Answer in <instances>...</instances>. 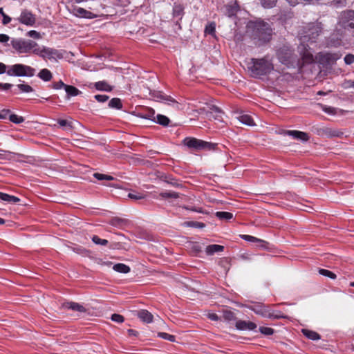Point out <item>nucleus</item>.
Wrapping results in <instances>:
<instances>
[{
  "mask_svg": "<svg viewBox=\"0 0 354 354\" xmlns=\"http://www.w3.org/2000/svg\"><path fill=\"white\" fill-rule=\"evenodd\" d=\"M246 27L247 32L257 46L264 45L272 39V28L263 20L250 21Z\"/></svg>",
  "mask_w": 354,
  "mask_h": 354,
  "instance_id": "obj_1",
  "label": "nucleus"
},
{
  "mask_svg": "<svg viewBox=\"0 0 354 354\" xmlns=\"http://www.w3.org/2000/svg\"><path fill=\"white\" fill-rule=\"evenodd\" d=\"M248 71L253 77H258L261 75H265L273 70L272 63L266 59H251L250 62L248 64Z\"/></svg>",
  "mask_w": 354,
  "mask_h": 354,
  "instance_id": "obj_2",
  "label": "nucleus"
},
{
  "mask_svg": "<svg viewBox=\"0 0 354 354\" xmlns=\"http://www.w3.org/2000/svg\"><path fill=\"white\" fill-rule=\"evenodd\" d=\"M277 56L279 62L288 67L292 66L297 60L293 50L288 46L279 48L277 51Z\"/></svg>",
  "mask_w": 354,
  "mask_h": 354,
  "instance_id": "obj_3",
  "label": "nucleus"
},
{
  "mask_svg": "<svg viewBox=\"0 0 354 354\" xmlns=\"http://www.w3.org/2000/svg\"><path fill=\"white\" fill-rule=\"evenodd\" d=\"M183 144L188 148L194 149L196 151H211L215 149V147L216 146V144L196 139L195 138H185L183 140Z\"/></svg>",
  "mask_w": 354,
  "mask_h": 354,
  "instance_id": "obj_4",
  "label": "nucleus"
},
{
  "mask_svg": "<svg viewBox=\"0 0 354 354\" xmlns=\"http://www.w3.org/2000/svg\"><path fill=\"white\" fill-rule=\"evenodd\" d=\"M6 73L10 76L32 77L35 73V69L27 65L16 64L10 66Z\"/></svg>",
  "mask_w": 354,
  "mask_h": 354,
  "instance_id": "obj_5",
  "label": "nucleus"
},
{
  "mask_svg": "<svg viewBox=\"0 0 354 354\" xmlns=\"http://www.w3.org/2000/svg\"><path fill=\"white\" fill-rule=\"evenodd\" d=\"M11 43L12 48L19 53L33 52V49L38 46V44L32 40L13 39Z\"/></svg>",
  "mask_w": 354,
  "mask_h": 354,
  "instance_id": "obj_6",
  "label": "nucleus"
},
{
  "mask_svg": "<svg viewBox=\"0 0 354 354\" xmlns=\"http://www.w3.org/2000/svg\"><path fill=\"white\" fill-rule=\"evenodd\" d=\"M33 53L39 55L43 59L48 58L49 59H51L56 58H63V54L59 50L45 46H44L42 48L37 47V48L33 49Z\"/></svg>",
  "mask_w": 354,
  "mask_h": 354,
  "instance_id": "obj_7",
  "label": "nucleus"
},
{
  "mask_svg": "<svg viewBox=\"0 0 354 354\" xmlns=\"http://www.w3.org/2000/svg\"><path fill=\"white\" fill-rule=\"evenodd\" d=\"M252 310L259 315H262L265 317H268L270 319H281V318H286L287 316L283 315L281 313L274 314L271 313L268 309H267L265 306H257L255 308H253Z\"/></svg>",
  "mask_w": 354,
  "mask_h": 354,
  "instance_id": "obj_8",
  "label": "nucleus"
},
{
  "mask_svg": "<svg viewBox=\"0 0 354 354\" xmlns=\"http://www.w3.org/2000/svg\"><path fill=\"white\" fill-rule=\"evenodd\" d=\"M341 22L344 28H354V10H346L342 12Z\"/></svg>",
  "mask_w": 354,
  "mask_h": 354,
  "instance_id": "obj_9",
  "label": "nucleus"
},
{
  "mask_svg": "<svg viewBox=\"0 0 354 354\" xmlns=\"http://www.w3.org/2000/svg\"><path fill=\"white\" fill-rule=\"evenodd\" d=\"M318 136L326 138L339 137L343 133L337 129L330 127H321L316 129Z\"/></svg>",
  "mask_w": 354,
  "mask_h": 354,
  "instance_id": "obj_10",
  "label": "nucleus"
},
{
  "mask_svg": "<svg viewBox=\"0 0 354 354\" xmlns=\"http://www.w3.org/2000/svg\"><path fill=\"white\" fill-rule=\"evenodd\" d=\"M18 19L20 23L30 26H33L36 22L35 15L28 10H24Z\"/></svg>",
  "mask_w": 354,
  "mask_h": 354,
  "instance_id": "obj_11",
  "label": "nucleus"
},
{
  "mask_svg": "<svg viewBox=\"0 0 354 354\" xmlns=\"http://www.w3.org/2000/svg\"><path fill=\"white\" fill-rule=\"evenodd\" d=\"M283 134L285 136H292L296 140H299L304 142H306L309 140V136L308 133L300 131L285 130L283 131Z\"/></svg>",
  "mask_w": 354,
  "mask_h": 354,
  "instance_id": "obj_12",
  "label": "nucleus"
},
{
  "mask_svg": "<svg viewBox=\"0 0 354 354\" xmlns=\"http://www.w3.org/2000/svg\"><path fill=\"white\" fill-rule=\"evenodd\" d=\"M322 28L320 24H312L309 25L308 30L307 32L308 37L310 39H316L321 33Z\"/></svg>",
  "mask_w": 354,
  "mask_h": 354,
  "instance_id": "obj_13",
  "label": "nucleus"
},
{
  "mask_svg": "<svg viewBox=\"0 0 354 354\" xmlns=\"http://www.w3.org/2000/svg\"><path fill=\"white\" fill-rule=\"evenodd\" d=\"M236 328L241 330H253L257 328V324L252 322L239 320L236 322Z\"/></svg>",
  "mask_w": 354,
  "mask_h": 354,
  "instance_id": "obj_14",
  "label": "nucleus"
},
{
  "mask_svg": "<svg viewBox=\"0 0 354 354\" xmlns=\"http://www.w3.org/2000/svg\"><path fill=\"white\" fill-rule=\"evenodd\" d=\"M136 116L140 118L147 119L155 121V111L151 108H145V109L136 113Z\"/></svg>",
  "mask_w": 354,
  "mask_h": 354,
  "instance_id": "obj_15",
  "label": "nucleus"
},
{
  "mask_svg": "<svg viewBox=\"0 0 354 354\" xmlns=\"http://www.w3.org/2000/svg\"><path fill=\"white\" fill-rule=\"evenodd\" d=\"M72 12L75 16L82 18L92 19L95 16L91 12L82 8H74Z\"/></svg>",
  "mask_w": 354,
  "mask_h": 354,
  "instance_id": "obj_16",
  "label": "nucleus"
},
{
  "mask_svg": "<svg viewBox=\"0 0 354 354\" xmlns=\"http://www.w3.org/2000/svg\"><path fill=\"white\" fill-rule=\"evenodd\" d=\"M138 317L145 323H151L153 322V315L147 310H140L137 313Z\"/></svg>",
  "mask_w": 354,
  "mask_h": 354,
  "instance_id": "obj_17",
  "label": "nucleus"
},
{
  "mask_svg": "<svg viewBox=\"0 0 354 354\" xmlns=\"http://www.w3.org/2000/svg\"><path fill=\"white\" fill-rule=\"evenodd\" d=\"M63 307L67 309H71L73 311H77L80 313H84L86 311V308L83 306L73 301L64 303L63 304Z\"/></svg>",
  "mask_w": 354,
  "mask_h": 354,
  "instance_id": "obj_18",
  "label": "nucleus"
},
{
  "mask_svg": "<svg viewBox=\"0 0 354 354\" xmlns=\"http://www.w3.org/2000/svg\"><path fill=\"white\" fill-rule=\"evenodd\" d=\"M187 248L189 252L194 256H198V254L202 252L203 246L198 242H190L189 243Z\"/></svg>",
  "mask_w": 354,
  "mask_h": 354,
  "instance_id": "obj_19",
  "label": "nucleus"
},
{
  "mask_svg": "<svg viewBox=\"0 0 354 354\" xmlns=\"http://www.w3.org/2000/svg\"><path fill=\"white\" fill-rule=\"evenodd\" d=\"M224 247L223 245L212 244L207 245L205 248V252L207 255H213L216 252H223Z\"/></svg>",
  "mask_w": 354,
  "mask_h": 354,
  "instance_id": "obj_20",
  "label": "nucleus"
},
{
  "mask_svg": "<svg viewBox=\"0 0 354 354\" xmlns=\"http://www.w3.org/2000/svg\"><path fill=\"white\" fill-rule=\"evenodd\" d=\"M0 199L3 201L10 203H17L20 201V198H19L18 197H16L15 196H11V195H9L8 194L1 192H0Z\"/></svg>",
  "mask_w": 354,
  "mask_h": 354,
  "instance_id": "obj_21",
  "label": "nucleus"
},
{
  "mask_svg": "<svg viewBox=\"0 0 354 354\" xmlns=\"http://www.w3.org/2000/svg\"><path fill=\"white\" fill-rule=\"evenodd\" d=\"M37 76L41 80L45 81V82H48V81L51 80V79L53 78L52 73L48 69H46V68L41 69L39 72Z\"/></svg>",
  "mask_w": 354,
  "mask_h": 354,
  "instance_id": "obj_22",
  "label": "nucleus"
},
{
  "mask_svg": "<svg viewBox=\"0 0 354 354\" xmlns=\"http://www.w3.org/2000/svg\"><path fill=\"white\" fill-rule=\"evenodd\" d=\"M95 88L99 91H111L113 90V86H110L105 81H100L95 84Z\"/></svg>",
  "mask_w": 354,
  "mask_h": 354,
  "instance_id": "obj_23",
  "label": "nucleus"
},
{
  "mask_svg": "<svg viewBox=\"0 0 354 354\" xmlns=\"http://www.w3.org/2000/svg\"><path fill=\"white\" fill-rule=\"evenodd\" d=\"M65 91L67 95L66 97L68 99L72 96H77L81 93V91H79L76 87L67 84L65 86Z\"/></svg>",
  "mask_w": 354,
  "mask_h": 354,
  "instance_id": "obj_24",
  "label": "nucleus"
},
{
  "mask_svg": "<svg viewBox=\"0 0 354 354\" xmlns=\"http://www.w3.org/2000/svg\"><path fill=\"white\" fill-rule=\"evenodd\" d=\"M209 109L212 111V118L221 120L223 111L215 105H209Z\"/></svg>",
  "mask_w": 354,
  "mask_h": 354,
  "instance_id": "obj_25",
  "label": "nucleus"
},
{
  "mask_svg": "<svg viewBox=\"0 0 354 354\" xmlns=\"http://www.w3.org/2000/svg\"><path fill=\"white\" fill-rule=\"evenodd\" d=\"M184 15V7L181 4H175L173 8V16L174 17H180L181 19Z\"/></svg>",
  "mask_w": 354,
  "mask_h": 354,
  "instance_id": "obj_26",
  "label": "nucleus"
},
{
  "mask_svg": "<svg viewBox=\"0 0 354 354\" xmlns=\"http://www.w3.org/2000/svg\"><path fill=\"white\" fill-rule=\"evenodd\" d=\"M303 334L310 339L317 340L320 339V335L315 331L308 329H302Z\"/></svg>",
  "mask_w": 354,
  "mask_h": 354,
  "instance_id": "obj_27",
  "label": "nucleus"
},
{
  "mask_svg": "<svg viewBox=\"0 0 354 354\" xmlns=\"http://www.w3.org/2000/svg\"><path fill=\"white\" fill-rule=\"evenodd\" d=\"M155 122L163 126L167 127L170 122V120L165 115L158 114L155 118Z\"/></svg>",
  "mask_w": 354,
  "mask_h": 354,
  "instance_id": "obj_28",
  "label": "nucleus"
},
{
  "mask_svg": "<svg viewBox=\"0 0 354 354\" xmlns=\"http://www.w3.org/2000/svg\"><path fill=\"white\" fill-rule=\"evenodd\" d=\"M113 269L120 273H128L130 272L129 266L120 263L115 264Z\"/></svg>",
  "mask_w": 354,
  "mask_h": 354,
  "instance_id": "obj_29",
  "label": "nucleus"
},
{
  "mask_svg": "<svg viewBox=\"0 0 354 354\" xmlns=\"http://www.w3.org/2000/svg\"><path fill=\"white\" fill-rule=\"evenodd\" d=\"M239 121L246 125L253 126L254 125L253 119L252 117L247 114H243L239 117Z\"/></svg>",
  "mask_w": 354,
  "mask_h": 354,
  "instance_id": "obj_30",
  "label": "nucleus"
},
{
  "mask_svg": "<svg viewBox=\"0 0 354 354\" xmlns=\"http://www.w3.org/2000/svg\"><path fill=\"white\" fill-rule=\"evenodd\" d=\"M0 151L3 152L0 153V158L3 159L12 160V158H14L15 156H17L18 157H24V155L21 153H15L10 151H6L3 150H0Z\"/></svg>",
  "mask_w": 354,
  "mask_h": 354,
  "instance_id": "obj_31",
  "label": "nucleus"
},
{
  "mask_svg": "<svg viewBox=\"0 0 354 354\" xmlns=\"http://www.w3.org/2000/svg\"><path fill=\"white\" fill-rule=\"evenodd\" d=\"M127 223V220L119 217H113L109 221V223L115 227H122Z\"/></svg>",
  "mask_w": 354,
  "mask_h": 354,
  "instance_id": "obj_32",
  "label": "nucleus"
},
{
  "mask_svg": "<svg viewBox=\"0 0 354 354\" xmlns=\"http://www.w3.org/2000/svg\"><path fill=\"white\" fill-rule=\"evenodd\" d=\"M215 215L221 220H230L233 218V214L227 212H216Z\"/></svg>",
  "mask_w": 354,
  "mask_h": 354,
  "instance_id": "obj_33",
  "label": "nucleus"
},
{
  "mask_svg": "<svg viewBox=\"0 0 354 354\" xmlns=\"http://www.w3.org/2000/svg\"><path fill=\"white\" fill-rule=\"evenodd\" d=\"M109 106L110 108H114L117 109H121L122 108V104L120 99L115 97L111 99L109 102Z\"/></svg>",
  "mask_w": 354,
  "mask_h": 354,
  "instance_id": "obj_34",
  "label": "nucleus"
},
{
  "mask_svg": "<svg viewBox=\"0 0 354 354\" xmlns=\"http://www.w3.org/2000/svg\"><path fill=\"white\" fill-rule=\"evenodd\" d=\"M70 248L75 253L86 256L89 254V251L82 246L70 247Z\"/></svg>",
  "mask_w": 354,
  "mask_h": 354,
  "instance_id": "obj_35",
  "label": "nucleus"
},
{
  "mask_svg": "<svg viewBox=\"0 0 354 354\" xmlns=\"http://www.w3.org/2000/svg\"><path fill=\"white\" fill-rule=\"evenodd\" d=\"M264 8H272L275 6L277 0H259Z\"/></svg>",
  "mask_w": 354,
  "mask_h": 354,
  "instance_id": "obj_36",
  "label": "nucleus"
},
{
  "mask_svg": "<svg viewBox=\"0 0 354 354\" xmlns=\"http://www.w3.org/2000/svg\"><path fill=\"white\" fill-rule=\"evenodd\" d=\"M93 176L98 180H114V178L112 176L100 174V173H95L93 174Z\"/></svg>",
  "mask_w": 354,
  "mask_h": 354,
  "instance_id": "obj_37",
  "label": "nucleus"
},
{
  "mask_svg": "<svg viewBox=\"0 0 354 354\" xmlns=\"http://www.w3.org/2000/svg\"><path fill=\"white\" fill-rule=\"evenodd\" d=\"M198 114H205L206 117L211 120L212 111L209 109V105L208 106V109L207 110L205 107L200 108L199 109L196 111Z\"/></svg>",
  "mask_w": 354,
  "mask_h": 354,
  "instance_id": "obj_38",
  "label": "nucleus"
},
{
  "mask_svg": "<svg viewBox=\"0 0 354 354\" xmlns=\"http://www.w3.org/2000/svg\"><path fill=\"white\" fill-rule=\"evenodd\" d=\"M223 317L226 321H232L236 319L235 314L231 310H224Z\"/></svg>",
  "mask_w": 354,
  "mask_h": 354,
  "instance_id": "obj_39",
  "label": "nucleus"
},
{
  "mask_svg": "<svg viewBox=\"0 0 354 354\" xmlns=\"http://www.w3.org/2000/svg\"><path fill=\"white\" fill-rule=\"evenodd\" d=\"M319 273L323 276L328 277L333 279H336V277H337L334 272H333L330 270H326V269H319Z\"/></svg>",
  "mask_w": 354,
  "mask_h": 354,
  "instance_id": "obj_40",
  "label": "nucleus"
},
{
  "mask_svg": "<svg viewBox=\"0 0 354 354\" xmlns=\"http://www.w3.org/2000/svg\"><path fill=\"white\" fill-rule=\"evenodd\" d=\"M9 120L15 124H20L24 121V118L22 116H19L16 114H11L9 116Z\"/></svg>",
  "mask_w": 354,
  "mask_h": 354,
  "instance_id": "obj_41",
  "label": "nucleus"
},
{
  "mask_svg": "<svg viewBox=\"0 0 354 354\" xmlns=\"http://www.w3.org/2000/svg\"><path fill=\"white\" fill-rule=\"evenodd\" d=\"M158 336L161 337V338H163L165 339H167L170 342H175V339H176V337L174 335H170V334H168L167 333H163V332H160L158 333Z\"/></svg>",
  "mask_w": 354,
  "mask_h": 354,
  "instance_id": "obj_42",
  "label": "nucleus"
},
{
  "mask_svg": "<svg viewBox=\"0 0 354 354\" xmlns=\"http://www.w3.org/2000/svg\"><path fill=\"white\" fill-rule=\"evenodd\" d=\"M215 29H216V25L214 23H211L206 26L205 29V33L208 35H214L215 33Z\"/></svg>",
  "mask_w": 354,
  "mask_h": 354,
  "instance_id": "obj_43",
  "label": "nucleus"
},
{
  "mask_svg": "<svg viewBox=\"0 0 354 354\" xmlns=\"http://www.w3.org/2000/svg\"><path fill=\"white\" fill-rule=\"evenodd\" d=\"M128 197L132 200L137 201L145 198V195L141 193L134 192L133 193H129L128 194Z\"/></svg>",
  "mask_w": 354,
  "mask_h": 354,
  "instance_id": "obj_44",
  "label": "nucleus"
},
{
  "mask_svg": "<svg viewBox=\"0 0 354 354\" xmlns=\"http://www.w3.org/2000/svg\"><path fill=\"white\" fill-rule=\"evenodd\" d=\"M92 241L94 243L97 245H106L108 243V241L106 239H100L99 236L94 235L92 237Z\"/></svg>",
  "mask_w": 354,
  "mask_h": 354,
  "instance_id": "obj_45",
  "label": "nucleus"
},
{
  "mask_svg": "<svg viewBox=\"0 0 354 354\" xmlns=\"http://www.w3.org/2000/svg\"><path fill=\"white\" fill-rule=\"evenodd\" d=\"M17 87L24 93H30L33 91V88L28 84H19L17 85Z\"/></svg>",
  "mask_w": 354,
  "mask_h": 354,
  "instance_id": "obj_46",
  "label": "nucleus"
},
{
  "mask_svg": "<svg viewBox=\"0 0 354 354\" xmlns=\"http://www.w3.org/2000/svg\"><path fill=\"white\" fill-rule=\"evenodd\" d=\"M160 196L164 198H177L179 197V194L176 192H162L160 193Z\"/></svg>",
  "mask_w": 354,
  "mask_h": 354,
  "instance_id": "obj_47",
  "label": "nucleus"
},
{
  "mask_svg": "<svg viewBox=\"0 0 354 354\" xmlns=\"http://www.w3.org/2000/svg\"><path fill=\"white\" fill-rule=\"evenodd\" d=\"M185 224L189 227H194L197 228H203L205 226L203 223L197 221H189L186 222Z\"/></svg>",
  "mask_w": 354,
  "mask_h": 354,
  "instance_id": "obj_48",
  "label": "nucleus"
},
{
  "mask_svg": "<svg viewBox=\"0 0 354 354\" xmlns=\"http://www.w3.org/2000/svg\"><path fill=\"white\" fill-rule=\"evenodd\" d=\"M259 331L266 335H270L274 333V330L272 328L261 326L259 328Z\"/></svg>",
  "mask_w": 354,
  "mask_h": 354,
  "instance_id": "obj_49",
  "label": "nucleus"
},
{
  "mask_svg": "<svg viewBox=\"0 0 354 354\" xmlns=\"http://www.w3.org/2000/svg\"><path fill=\"white\" fill-rule=\"evenodd\" d=\"M111 320L118 323H122L124 321V318L122 315L114 313L111 315Z\"/></svg>",
  "mask_w": 354,
  "mask_h": 354,
  "instance_id": "obj_50",
  "label": "nucleus"
},
{
  "mask_svg": "<svg viewBox=\"0 0 354 354\" xmlns=\"http://www.w3.org/2000/svg\"><path fill=\"white\" fill-rule=\"evenodd\" d=\"M66 84H65L62 80H59L56 82H53L51 85V87L54 89L58 90L64 88L65 89V86Z\"/></svg>",
  "mask_w": 354,
  "mask_h": 354,
  "instance_id": "obj_51",
  "label": "nucleus"
},
{
  "mask_svg": "<svg viewBox=\"0 0 354 354\" xmlns=\"http://www.w3.org/2000/svg\"><path fill=\"white\" fill-rule=\"evenodd\" d=\"M241 237L245 240V241H250V242H253V243H257L258 241H259V239L254 237V236H250V235H241Z\"/></svg>",
  "mask_w": 354,
  "mask_h": 354,
  "instance_id": "obj_52",
  "label": "nucleus"
},
{
  "mask_svg": "<svg viewBox=\"0 0 354 354\" xmlns=\"http://www.w3.org/2000/svg\"><path fill=\"white\" fill-rule=\"evenodd\" d=\"M94 97L99 102H104L109 99V96L106 95H95Z\"/></svg>",
  "mask_w": 354,
  "mask_h": 354,
  "instance_id": "obj_53",
  "label": "nucleus"
},
{
  "mask_svg": "<svg viewBox=\"0 0 354 354\" xmlns=\"http://www.w3.org/2000/svg\"><path fill=\"white\" fill-rule=\"evenodd\" d=\"M344 62L346 64H351L354 62V55L348 54L344 57Z\"/></svg>",
  "mask_w": 354,
  "mask_h": 354,
  "instance_id": "obj_54",
  "label": "nucleus"
},
{
  "mask_svg": "<svg viewBox=\"0 0 354 354\" xmlns=\"http://www.w3.org/2000/svg\"><path fill=\"white\" fill-rule=\"evenodd\" d=\"M28 35L34 39L41 38L40 33L39 32H37L36 30H30L29 32H28Z\"/></svg>",
  "mask_w": 354,
  "mask_h": 354,
  "instance_id": "obj_55",
  "label": "nucleus"
},
{
  "mask_svg": "<svg viewBox=\"0 0 354 354\" xmlns=\"http://www.w3.org/2000/svg\"><path fill=\"white\" fill-rule=\"evenodd\" d=\"M346 0H333V4L337 8L343 7L346 6Z\"/></svg>",
  "mask_w": 354,
  "mask_h": 354,
  "instance_id": "obj_56",
  "label": "nucleus"
},
{
  "mask_svg": "<svg viewBox=\"0 0 354 354\" xmlns=\"http://www.w3.org/2000/svg\"><path fill=\"white\" fill-rule=\"evenodd\" d=\"M57 122H58V124H59L60 127H72L71 122H69L66 120L59 119V120H58Z\"/></svg>",
  "mask_w": 354,
  "mask_h": 354,
  "instance_id": "obj_57",
  "label": "nucleus"
},
{
  "mask_svg": "<svg viewBox=\"0 0 354 354\" xmlns=\"http://www.w3.org/2000/svg\"><path fill=\"white\" fill-rule=\"evenodd\" d=\"M257 243H258L257 246L261 248H263V249L268 248L269 243L263 240L259 239V241H258Z\"/></svg>",
  "mask_w": 354,
  "mask_h": 354,
  "instance_id": "obj_58",
  "label": "nucleus"
},
{
  "mask_svg": "<svg viewBox=\"0 0 354 354\" xmlns=\"http://www.w3.org/2000/svg\"><path fill=\"white\" fill-rule=\"evenodd\" d=\"M303 59L305 62L310 63L313 61V57L310 53H306L304 55Z\"/></svg>",
  "mask_w": 354,
  "mask_h": 354,
  "instance_id": "obj_59",
  "label": "nucleus"
},
{
  "mask_svg": "<svg viewBox=\"0 0 354 354\" xmlns=\"http://www.w3.org/2000/svg\"><path fill=\"white\" fill-rule=\"evenodd\" d=\"M160 98L164 100H166V101H169L174 104H176V105H178V102L174 100L170 96H167V95H165V96H163V95H160Z\"/></svg>",
  "mask_w": 354,
  "mask_h": 354,
  "instance_id": "obj_60",
  "label": "nucleus"
},
{
  "mask_svg": "<svg viewBox=\"0 0 354 354\" xmlns=\"http://www.w3.org/2000/svg\"><path fill=\"white\" fill-rule=\"evenodd\" d=\"M2 17H3L2 24L3 25H7L8 24H9L10 22L11 18L9 16L4 14L3 15H2Z\"/></svg>",
  "mask_w": 354,
  "mask_h": 354,
  "instance_id": "obj_61",
  "label": "nucleus"
},
{
  "mask_svg": "<svg viewBox=\"0 0 354 354\" xmlns=\"http://www.w3.org/2000/svg\"><path fill=\"white\" fill-rule=\"evenodd\" d=\"M10 39V37L5 34H0V42L1 43H6Z\"/></svg>",
  "mask_w": 354,
  "mask_h": 354,
  "instance_id": "obj_62",
  "label": "nucleus"
},
{
  "mask_svg": "<svg viewBox=\"0 0 354 354\" xmlns=\"http://www.w3.org/2000/svg\"><path fill=\"white\" fill-rule=\"evenodd\" d=\"M12 84L9 83H0V88L3 90H8L12 87Z\"/></svg>",
  "mask_w": 354,
  "mask_h": 354,
  "instance_id": "obj_63",
  "label": "nucleus"
},
{
  "mask_svg": "<svg viewBox=\"0 0 354 354\" xmlns=\"http://www.w3.org/2000/svg\"><path fill=\"white\" fill-rule=\"evenodd\" d=\"M208 318H209L212 320L217 321L218 319V317L215 313H209L208 314Z\"/></svg>",
  "mask_w": 354,
  "mask_h": 354,
  "instance_id": "obj_64",
  "label": "nucleus"
}]
</instances>
